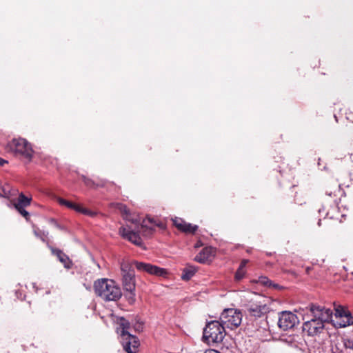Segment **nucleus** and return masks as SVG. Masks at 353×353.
Wrapping results in <instances>:
<instances>
[{
    "instance_id": "nucleus-1",
    "label": "nucleus",
    "mask_w": 353,
    "mask_h": 353,
    "mask_svg": "<svg viewBox=\"0 0 353 353\" xmlns=\"http://www.w3.org/2000/svg\"><path fill=\"white\" fill-rule=\"evenodd\" d=\"M309 307L312 319L305 321L302 328L303 332L313 336L323 332L325 323L332 321L333 312L330 308L314 303H311Z\"/></svg>"
},
{
    "instance_id": "nucleus-2",
    "label": "nucleus",
    "mask_w": 353,
    "mask_h": 353,
    "mask_svg": "<svg viewBox=\"0 0 353 353\" xmlns=\"http://www.w3.org/2000/svg\"><path fill=\"white\" fill-rule=\"evenodd\" d=\"M93 287L96 295L105 301H117L122 296L120 287L112 279H98L94 281Z\"/></svg>"
},
{
    "instance_id": "nucleus-3",
    "label": "nucleus",
    "mask_w": 353,
    "mask_h": 353,
    "mask_svg": "<svg viewBox=\"0 0 353 353\" xmlns=\"http://www.w3.org/2000/svg\"><path fill=\"white\" fill-rule=\"evenodd\" d=\"M7 149L13 153L14 156L30 163L32 160L34 150L30 143L23 138H14L7 144Z\"/></svg>"
},
{
    "instance_id": "nucleus-4",
    "label": "nucleus",
    "mask_w": 353,
    "mask_h": 353,
    "mask_svg": "<svg viewBox=\"0 0 353 353\" xmlns=\"http://www.w3.org/2000/svg\"><path fill=\"white\" fill-rule=\"evenodd\" d=\"M225 328L219 321L208 322L203 328V341L212 345L221 343L225 335Z\"/></svg>"
},
{
    "instance_id": "nucleus-5",
    "label": "nucleus",
    "mask_w": 353,
    "mask_h": 353,
    "mask_svg": "<svg viewBox=\"0 0 353 353\" xmlns=\"http://www.w3.org/2000/svg\"><path fill=\"white\" fill-rule=\"evenodd\" d=\"M220 320L225 327L233 330L241 325L242 314L236 309H225L221 314Z\"/></svg>"
},
{
    "instance_id": "nucleus-6",
    "label": "nucleus",
    "mask_w": 353,
    "mask_h": 353,
    "mask_svg": "<svg viewBox=\"0 0 353 353\" xmlns=\"http://www.w3.org/2000/svg\"><path fill=\"white\" fill-rule=\"evenodd\" d=\"M122 285L124 290H135V272L132 265L128 262L121 263Z\"/></svg>"
},
{
    "instance_id": "nucleus-7",
    "label": "nucleus",
    "mask_w": 353,
    "mask_h": 353,
    "mask_svg": "<svg viewBox=\"0 0 353 353\" xmlns=\"http://www.w3.org/2000/svg\"><path fill=\"white\" fill-rule=\"evenodd\" d=\"M248 315L255 319L262 318L270 311V306L265 301L251 300L245 305Z\"/></svg>"
},
{
    "instance_id": "nucleus-8",
    "label": "nucleus",
    "mask_w": 353,
    "mask_h": 353,
    "mask_svg": "<svg viewBox=\"0 0 353 353\" xmlns=\"http://www.w3.org/2000/svg\"><path fill=\"white\" fill-rule=\"evenodd\" d=\"M278 316L277 325L283 331L292 330L299 323L298 316L290 311L280 312Z\"/></svg>"
},
{
    "instance_id": "nucleus-9",
    "label": "nucleus",
    "mask_w": 353,
    "mask_h": 353,
    "mask_svg": "<svg viewBox=\"0 0 353 353\" xmlns=\"http://www.w3.org/2000/svg\"><path fill=\"white\" fill-rule=\"evenodd\" d=\"M335 319L334 324L339 327H345L350 325H353V316L350 312L341 305L335 307Z\"/></svg>"
},
{
    "instance_id": "nucleus-10",
    "label": "nucleus",
    "mask_w": 353,
    "mask_h": 353,
    "mask_svg": "<svg viewBox=\"0 0 353 353\" xmlns=\"http://www.w3.org/2000/svg\"><path fill=\"white\" fill-rule=\"evenodd\" d=\"M332 353H353V339L337 337L333 341Z\"/></svg>"
},
{
    "instance_id": "nucleus-11",
    "label": "nucleus",
    "mask_w": 353,
    "mask_h": 353,
    "mask_svg": "<svg viewBox=\"0 0 353 353\" xmlns=\"http://www.w3.org/2000/svg\"><path fill=\"white\" fill-rule=\"evenodd\" d=\"M121 343L123 349L128 353H135L139 346V339L131 334H124L121 337Z\"/></svg>"
},
{
    "instance_id": "nucleus-12",
    "label": "nucleus",
    "mask_w": 353,
    "mask_h": 353,
    "mask_svg": "<svg viewBox=\"0 0 353 353\" xmlns=\"http://www.w3.org/2000/svg\"><path fill=\"white\" fill-rule=\"evenodd\" d=\"M216 254V249L212 246L203 248L201 251L196 255L194 261L199 263H207L211 262Z\"/></svg>"
},
{
    "instance_id": "nucleus-13",
    "label": "nucleus",
    "mask_w": 353,
    "mask_h": 353,
    "mask_svg": "<svg viewBox=\"0 0 353 353\" xmlns=\"http://www.w3.org/2000/svg\"><path fill=\"white\" fill-rule=\"evenodd\" d=\"M173 225L181 232L185 234H194L199 227L196 225H192L187 223L181 218L175 217L172 219Z\"/></svg>"
},
{
    "instance_id": "nucleus-14",
    "label": "nucleus",
    "mask_w": 353,
    "mask_h": 353,
    "mask_svg": "<svg viewBox=\"0 0 353 353\" xmlns=\"http://www.w3.org/2000/svg\"><path fill=\"white\" fill-rule=\"evenodd\" d=\"M119 233L123 239L128 240L137 246H142L143 241L138 233L129 230L123 227L119 229Z\"/></svg>"
},
{
    "instance_id": "nucleus-15",
    "label": "nucleus",
    "mask_w": 353,
    "mask_h": 353,
    "mask_svg": "<svg viewBox=\"0 0 353 353\" xmlns=\"http://www.w3.org/2000/svg\"><path fill=\"white\" fill-rule=\"evenodd\" d=\"M51 252L53 255H55L59 261L63 265V266L67 268H71L72 265V262L70 259L69 256L65 254L62 250L58 248H51Z\"/></svg>"
},
{
    "instance_id": "nucleus-16",
    "label": "nucleus",
    "mask_w": 353,
    "mask_h": 353,
    "mask_svg": "<svg viewBox=\"0 0 353 353\" xmlns=\"http://www.w3.org/2000/svg\"><path fill=\"white\" fill-rule=\"evenodd\" d=\"M248 263H249L248 259L241 260L240 265L234 274V279L235 282H236V283L240 282L245 276V274H246L245 267Z\"/></svg>"
},
{
    "instance_id": "nucleus-17",
    "label": "nucleus",
    "mask_w": 353,
    "mask_h": 353,
    "mask_svg": "<svg viewBox=\"0 0 353 353\" xmlns=\"http://www.w3.org/2000/svg\"><path fill=\"white\" fill-rule=\"evenodd\" d=\"M198 268L194 265L188 264L183 270L181 279L188 281L190 280L197 272Z\"/></svg>"
},
{
    "instance_id": "nucleus-18",
    "label": "nucleus",
    "mask_w": 353,
    "mask_h": 353,
    "mask_svg": "<svg viewBox=\"0 0 353 353\" xmlns=\"http://www.w3.org/2000/svg\"><path fill=\"white\" fill-rule=\"evenodd\" d=\"M115 321L119 325V327L118 329H121V337L123 336L124 334H130L128 332V329L130 327V323L129 321H128L123 316H117Z\"/></svg>"
},
{
    "instance_id": "nucleus-19",
    "label": "nucleus",
    "mask_w": 353,
    "mask_h": 353,
    "mask_svg": "<svg viewBox=\"0 0 353 353\" xmlns=\"http://www.w3.org/2000/svg\"><path fill=\"white\" fill-rule=\"evenodd\" d=\"M81 179L83 180L84 184L87 187L90 188H94V189L97 188L99 187H101V188L105 187V183H106V182L105 181H101L100 182L97 183L94 181H93L92 179H89L84 175L81 176Z\"/></svg>"
},
{
    "instance_id": "nucleus-20",
    "label": "nucleus",
    "mask_w": 353,
    "mask_h": 353,
    "mask_svg": "<svg viewBox=\"0 0 353 353\" xmlns=\"http://www.w3.org/2000/svg\"><path fill=\"white\" fill-rule=\"evenodd\" d=\"M31 200V197H28L23 193H21L19 195L17 201L14 203V207L21 206L22 208H26L27 206H29L30 205Z\"/></svg>"
},
{
    "instance_id": "nucleus-21",
    "label": "nucleus",
    "mask_w": 353,
    "mask_h": 353,
    "mask_svg": "<svg viewBox=\"0 0 353 353\" xmlns=\"http://www.w3.org/2000/svg\"><path fill=\"white\" fill-rule=\"evenodd\" d=\"M72 210L77 212L83 214L84 215L89 216L90 217H94L97 214L96 212H94L88 208H83L81 205L77 204V203H74V207L73 208Z\"/></svg>"
},
{
    "instance_id": "nucleus-22",
    "label": "nucleus",
    "mask_w": 353,
    "mask_h": 353,
    "mask_svg": "<svg viewBox=\"0 0 353 353\" xmlns=\"http://www.w3.org/2000/svg\"><path fill=\"white\" fill-rule=\"evenodd\" d=\"M134 264L137 270L150 274V267H152V264L144 262H139L137 261H134Z\"/></svg>"
},
{
    "instance_id": "nucleus-23",
    "label": "nucleus",
    "mask_w": 353,
    "mask_h": 353,
    "mask_svg": "<svg viewBox=\"0 0 353 353\" xmlns=\"http://www.w3.org/2000/svg\"><path fill=\"white\" fill-rule=\"evenodd\" d=\"M141 232L143 236L150 237L154 232L155 229L152 226H150L146 224L145 221H143V223L141 224Z\"/></svg>"
},
{
    "instance_id": "nucleus-24",
    "label": "nucleus",
    "mask_w": 353,
    "mask_h": 353,
    "mask_svg": "<svg viewBox=\"0 0 353 353\" xmlns=\"http://www.w3.org/2000/svg\"><path fill=\"white\" fill-rule=\"evenodd\" d=\"M143 221H146V224L150 223L152 225V227L157 226L161 229L165 228V225L161 221L158 220L157 218L147 216L146 218L143 219Z\"/></svg>"
},
{
    "instance_id": "nucleus-25",
    "label": "nucleus",
    "mask_w": 353,
    "mask_h": 353,
    "mask_svg": "<svg viewBox=\"0 0 353 353\" xmlns=\"http://www.w3.org/2000/svg\"><path fill=\"white\" fill-rule=\"evenodd\" d=\"M168 272L165 269L152 265L150 267V274L164 276L167 274Z\"/></svg>"
},
{
    "instance_id": "nucleus-26",
    "label": "nucleus",
    "mask_w": 353,
    "mask_h": 353,
    "mask_svg": "<svg viewBox=\"0 0 353 353\" xmlns=\"http://www.w3.org/2000/svg\"><path fill=\"white\" fill-rule=\"evenodd\" d=\"M125 292V297L130 305H133L136 301L135 290H124Z\"/></svg>"
},
{
    "instance_id": "nucleus-27",
    "label": "nucleus",
    "mask_w": 353,
    "mask_h": 353,
    "mask_svg": "<svg viewBox=\"0 0 353 353\" xmlns=\"http://www.w3.org/2000/svg\"><path fill=\"white\" fill-rule=\"evenodd\" d=\"M34 234L37 237L39 238L42 241L45 242L46 239L48 236V233L39 229V228H34Z\"/></svg>"
},
{
    "instance_id": "nucleus-28",
    "label": "nucleus",
    "mask_w": 353,
    "mask_h": 353,
    "mask_svg": "<svg viewBox=\"0 0 353 353\" xmlns=\"http://www.w3.org/2000/svg\"><path fill=\"white\" fill-rule=\"evenodd\" d=\"M259 282L261 283V284H263V285L265 286H268V287H270V286H273L274 288H277L279 287V285L277 284H272V282L271 280H270L268 277L266 276H260L259 278Z\"/></svg>"
},
{
    "instance_id": "nucleus-29",
    "label": "nucleus",
    "mask_w": 353,
    "mask_h": 353,
    "mask_svg": "<svg viewBox=\"0 0 353 353\" xmlns=\"http://www.w3.org/2000/svg\"><path fill=\"white\" fill-rule=\"evenodd\" d=\"M57 201L58 203L61 205H64L65 206L66 208H69V209H71L72 210L73 208L74 207V203H73V202H71V201H69L65 199H63L61 197H59L57 199Z\"/></svg>"
},
{
    "instance_id": "nucleus-30",
    "label": "nucleus",
    "mask_w": 353,
    "mask_h": 353,
    "mask_svg": "<svg viewBox=\"0 0 353 353\" xmlns=\"http://www.w3.org/2000/svg\"><path fill=\"white\" fill-rule=\"evenodd\" d=\"M17 211L27 220L30 219V214L29 212L25 210V208L21 207H15Z\"/></svg>"
},
{
    "instance_id": "nucleus-31",
    "label": "nucleus",
    "mask_w": 353,
    "mask_h": 353,
    "mask_svg": "<svg viewBox=\"0 0 353 353\" xmlns=\"http://www.w3.org/2000/svg\"><path fill=\"white\" fill-rule=\"evenodd\" d=\"M49 223H50L51 224H52L54 227H56L57 228L61 230H64V227L61 225L57 221L54 219V218H50L49 219Z\"/></svg>"
},
{
    "instance_id": "nucleus-32",
    "label": "nucleus",
    "mask_w": 353,
    "mask_h": 353,
    "mask_svg": "<svg viewBox=\"0 0 353 353\" xmlns=\"http://www.w3.org/2000/svg\"><path fill=\"white\" fill-rule=\"evenodd\" d=\"M312 270H313L312 267L308 266V267L305 268V273L308 275H311V272Z\"/></svg>"
},
{
    "instance_id": "nucleus-33",
    "label": "nucleus",
    "mask_w": 353,
    "mask_h": 353,
    "mask_svg": "<svg viewBox=\"0 0 353 353\" xmlns=\"http://www.w3.org/2000/svg\"><path fill=\"white\" fill-rule=\"evenodd\" d=\"M8 161L1 157H0V166H3L5 164H7Z\"/></svg>"
},
{
    "instance_id": "nucleus-34",
    "label": "nucleus",
    "mask_w": 353,
    "mask_h": 353,
    "mask_svg": "<svg viewBox=\"0 0 353 353\" xmlns=\"http://www.w3.org/2000/svg\"><path fill=\"white\" fill-rule=\"evenodd\" d=\"M203 245V243L201 240L197 241V242L194 245V248H198Z\"/></svg>"
},
{
    "instance_id": "nucleus-35",
    "label": "nucleus",
    "mask_w": 353,
    "mask_h": 353,
    "mask_svg": "<svg viewBox=\"0 0 353 353\" xmlns=\"http://www.w3.org/2000/svg\"><path fill=\"white\" fill-rule=\"evenodd\" d=\"M204 353H220V352L216 350H210L205 351Z\"/></svg>"
},
{
    "instance_id": "nucleus-36",
    "label": "nucleus",
    "mask_w": 353,
    "mask_h": 353,
    "mask_svg": "<svg viewBox=\"0 0 353 353\" xmlns=\"http://www.w3.org/2000/svg\"><path fill=\"white\" fill-rule=\"evenodd\" d=\"M318 211H319V212L321 214V212H325V207H324V206H323L322 208H319V209L318 210Z\"/></svg>"
},
{
    "instance_id": "nucleus-37",
    "label": "nucleus",
    "mask_w": 353,
    "mask_h": 353,
    "mask_svg": "<svg viewBox=\"0 0 353 353\" xmlns=\"http://www.w3.org/2000/svg\"><path fill=\"white\" fill-rule=\"evenodd\" d=\"M123 207H124L123 212H124L125 213H126V214H128V212H128V210L127 209L126 206H125V205H124Z\"/></svg>"
},
{
    "instance_id": "nucleus-38",
    "label": "nucleus",
    "mask_w": 353,
    "mask_h": 353,
    "mask_svg": "<svg viewBox=\"0 0 353 353\" xmlns=\"http://www.w3.org/2000/svg\"><path fill=\"white\" fill-rule=\"evenodd\" d=\"M325 218L332 219V216H329V212H327L325 214Z\"/></svg>"
},
{
    "instance_id": "nucleus-39",
    "label": "nucleus",
    "mask_w": 353,
    "mask_h": 353,
    "mask_svg": "<svg viewBox=\"0 0 353 353\" xmlns=\"http://www.w3.org/2000/svg\"><path fill=\"white\" fill-rule=\"evenodd\" d=\"M343 201H343L342 199H340V203L341 204V206H343Z\"/></svg>"
},
{
    "instance_id": "nucleus-40",
    "label": "nucleus",
    "mask_w": 353,
    "mask_h": 353,
    "mask_svg": "<svg viewBox=\"0 0 353 353\" xmlns=\"http://www.w3.org/2000/svg\"><path fill=\"white\" fill-rule=\"evenodd\" d=\"M332 192L328 193L327 192H326V194H327L329 196H332Z\"/></svg>"
},
{
    "instance_id": "nucleus-41",
    "label": "nucleus",
    "mask_w": 353,
    "mask_h": 353,
    "mask_svg": "<svg viewBox=\"0 0 353 353\" xmlns=\"http://www.w3.org/2000/svg\"><path fill=\"white\" fill-rule=\"evenodd\" d=\"M321 219H319V222H318V225H319V226L321 225Z\"/></svg>"
},
{
    "instance_id": "nucleus-42",
    "label": "nucleus",
    "mask_w": 353,
    "mask_h": 353,
    "mask_svg": "<svg viewBox=\"0 0 353 353\" xmlns=\"http://www.w3.org/2000/svg\"><path fill=\"white\" fill-rule=\"evenodd\" d=\"M334 118H335L336 121L337 122L338 121L337 117L335 114H334Z\"/></svg>"
}]
</instances>
